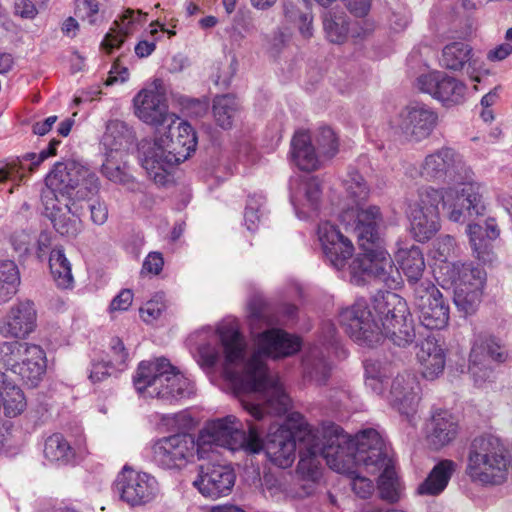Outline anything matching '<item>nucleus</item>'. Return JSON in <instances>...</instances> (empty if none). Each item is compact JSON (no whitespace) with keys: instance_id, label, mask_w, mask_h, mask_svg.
<instances>
[{"instance_id":"obj_44","label":"nucleus","mask_w":512,"mask_h":512,"mask_svg":"<svg viewBox=\"0 0 512 512\" xmlns=\"http://www.w3.org/2000/svg\"><path fill=\"white\" fill-rule=\"evenodd\" d=\"M50 272L56 285L60 288H69L73 283L71 263L67 259L64 249L55 247L49 256Z\"/></svg>"},{"instance_id":"obj_24","label":"nucleus","mask_w":512,"mask_h":512,"mask_svg":"<svg viewBox=\"0 0 512 512\" xmlns=\"http://www.w3.org/2000/svg\"><path fill=\"white\" fill-rule=\"evenodd\" d=\"M420 391V383L416 374L404 371L393 379L386 399L399 413L409 417L416 412Z\"/></svg>"},{"instance_id":"obj_9","label":"nucleus","mask_w":512,"mask_h":512,"mask_svg":"<svg viewBox=\"0 0 512 512\" xmlns=\"http://www.w3.org/2000/svg\"><path fill=\"white\" fill-rule=\"evenodd\" d=\"M373 310L381 322V340L385 337L399 347L415 339L413 319L406 303L394 293H379L373 299Z\"/></svg>"},{"instance_id":"obj_4","label":"nucleus","mask_w":512,"mask_h":512,"mask_svg":"<svg viewBox=\"0 0 512 512\" xmlns=\"http://www.w3.org/2000/svg\"><path fill=\"white\" fill-rule=\"evenodd\" d=\"M509 471L510 458L498 438L483 436L473 440L465 469L472 482L485 486L501 485L507 481Z\"/></svg>"},{"instance_id":"obj_29","label":"nucleus","mask_w":512,"mask_h":512,"mask_svg":"<svg viewBox=\"0 0 512 512\" xmlns=\"http://www.w3.org/2000/svg\"><path fill=\"white\" fill-rule=\"evenodd\" d=\"M466 233L473 255L483 264H491L496 259L492 242L500 236V228L495 218L485 220V226L476 223L467 225Z\"/></svg>"},{"instance_id":"obj_7","label":"nucleus","mask_w":512,"mask_h":512,"mask_svg":"<svg viewBox=\"0 0 512 512\" xmlns=\"http://www.w3.org/2000/svg\"><path fill=\"white\" fill-rule=\"evenodd\" d=\"M359 244L363 252L350 265V281L355 285H363L367 278H372L387 289L400 288L402 276L381 240Z\"/></svg>"},{"instance_id":"obj_41","label":"nucleus","mask_w":512,"mask_h":512,"mask_svg":"<svg viewBox=\"0 0 512 512\" xmlns=\"http://www.w3.org/2000/svg\"><path fill=\"white\" fill-rule=\"evenodd\" d=\"M323 30L329 42L342 44L347 40L350 25L347 14L340 9L327 10L322 14Z\"/></svg>"},{"instance_id":"obj_33","label":"nucleus","mask_w":512,"mask_h":512,"mask_svg":"<svg viewBox=\"0 0 512 512\" xmlns=\"http://www.w3.org/2000/svg\"><path fill=\"white\" fill-rule=\"evenodd\" d=\"M296 213L301 219L317 216L322 202V184L316 177L303 181L291 198Z\"/></svg>"},{"instance_id":"obj_3","label":"nucleus","mask_w":512,"mask_h":512,"mask_svg":"<svg viewBox=\"0 0 512 512\" xmlns=\"http://www.w3.org/2000/svg\"><path fill=\"white\" fill-rule=\"evenodd\" d=\"M136 391L144 397L173 402L193 394V385L165 358L142 361L133 378Z\"/></svg>"},{"instance_id":"obj_5","label":"nucleus","mask_w":512,"mask_h":512,"mask_svg":"<svg viewBox=\"0 0 512 512\" xmlns=\"http://www.w3.org/2000/svg\"><path fill=\"white\" fill-rule=\"evenodd\" d=\"M99 191L95 173L75 161L58 162L46 177L42 199L51 193L55 199L72 202L90 201Z\"/></svg>"},{"instance_id":"obj_63","label":"nucleus","mask_w":512,"mask_h":512,"mask_svg":"<svg viewBox=\"0 0 512 512\" xmlns=\"http://www.w3.org/2000/svg\"><path fill=\"white\" fill-rule=\"evenodd\" d=\"M510 55H512V44L504 42L490 49L486 54V59L489 62H500Z\"/></svg>"},{"instance_id":"obj_48","label":"nucleus","mask_w":512,"mask_h":512,"mask_svg":"<svg viewBox=\"0 0 512 512\" xmlns=\"http://www.w3.org/2000/svg\"><path fill=\"white\" fill-rule=\"evenodd\" d=\"M490 357L495 361L502 362L505 360L506 354L500 344L494 339L487 340L485 345L475 343L470 353V366L472 370L479 364L485 362L486 358Z\"/></svg>"},{"instance_id":"obj_46","label":"nucleus","mask_w":512,"mask_h":512,"mask_svg":"<svg viewBox=\"0 0 512 512\" xmlns=\"http://www.w3.org/2000/svg\"><path fill=\"white\" fill-rule=\"evenodd\" d=\"M20 284V273L14 261H0V305L16 294Z\"/></svg>"},{"instance_id":"obj_64","label":"nucleus","mask_w":512,"mask_h":512,"mask_svg":"<svg viewBox=\"0 0 512 512\" xmlns=\"http://www.w3.org/2000/svg\"><path fill=\"white\" fill-rule=\"evenodd\" d=\"M110 369H114L109 361L95 362L91 366L89 378L93 383L101 382L111 375Z\"/></svg>"},{"instance_id":"obj_31","label":"nucleus","mask_w":512,"mask_h":512,"mask_svg":"<svg viewBox=\"0 0 512 512\" xmlns=\"http://www.w3.org/2000/svg\"><path fill=\"white\" fill-rule=\"evenodd\" d=\"M457 418L447 410L435 411L426 426V440L435 450L452 443L458 436Z\"/></svg>"},{"instance_id":"obj_55","label":"nucleus","mask_w":512,"mask_h":512,"mask_svg":"<svg viewBox=\"0 0 512 512\" xmlns=\"http://www.w3.org/2000/svg\"><path fill=\"white\" fill-rule=\"evenodd\" d=\"M109 364L117 371H123L127 367L128 352L118 337L111 339L109 344Z\"/></svg>"},{"instance_id":"obj_32","label":"nucleus","mask_w":512,"mask_h":512,"mask_svg":"<svg viewBox=\"0 0 512 512\" xmlns=\"http://www.w3.org/2000/svg\"><path fill=\"white\" fill-rule=\"evenodd\" d=\"M416 361L423 378L429 381L443 374L446 365L444 349L435 337L428 336L417 346Z\"/></svg>"},{"instance_id":"obj_61","label":"nucleus","mask_w":512,"mask_h":512,"mask_svg":"<svg viewBox=\"0 0 512 512\" xmlns=\"http://www.w3.org/2000/svg\"><path fill=\"white\" fill-rule=\"evenodd\" d=\"M88 207L90 210V220L93 224L102 226L107 222L108 208L103 201L93 200L89 203Z\"/></svg>"},{"instance_id":"obj_43","label":"nucleus","mask_w":512,"mask_h":512,"mask_svg":"<svg viewBox=\"0 0 512 512\" xmlns=\"http://www.w3.org/2000/svg\"><path fill=\"white\" fill-rule=\"evenodd\" d=\"M127 152H106V159L102 164V174L112 182L125 184L131 180L127 163Z\"/></svg>"},{"instance_id":"obj_30","label":"nucleus","mask_w":512,"mask_h":512,"mask_svg":"<svg viewBox=\"0 0 512 512\" xmlns=\"http://www.w3.org/2000/svg\"><path fill=\"white\" fill-rule=\"evenodd\" d=\"M335 327L330 324L328 326V335L325 337L323 348L319 346L310 347L304 360V377L315 383L316 385L326 384L331 374V365L325 359L324 349L328 352L329 346L335 342Z\"/></svg>"},{"instance_id":"obj_8","label":"nucleus","mask_w":512,"mask_h":512,"mask_svg":"<svg viewBox=\"0 0 512 512\" xmlns=\"http://www.w3.org/2000/svg\"><path fill=\"white\" fill-rule=\"evenodd\" d=\"M0 369L17 375L26 385L35 387L46 371V355L36 345L19 341L0 342Z\"/></svg>"},{"instance_id":"obj_14","label":"nucleus","mask_w":512,"mask_h":512,"mask_svg":"<svg viewBox=\"0 0 512 512\" xmlns=\"http://www.w3.org/2000/svg\"><path fill=\"white\" fill-rule=\"evenodd\" d=\"M198 439L178 433L158 439L153 447L155 463L166 470H181L198 455Z\"/></svg>"},{"instance_id":"obj_58","label":"nucleus","mask_w":512,"mask_h":512,"mask_svg":"<svg viewBox=\"0 0 512 512\" xmlns=\"http://www.w3.org/2000/svg\"><path fill=\"white\" fill-rule=\"evenodd\" d=\"M164 309L165 304L162 296H156L155 298L147 301L144 306L140 308V314L145 322L151 323L159 318Z\"/></svg>"},{"instance_id":"obj_60","label":"nucleus","mask_w":512,"mask_h":512,"mask_svg":"<svg viewBox=\"0 0 512 512\" xmlns=\"http://www.w3.org/2000/svg\"><path fill=\"white\" fill-rule=\"evenodd\" d=\"M32 242V235L24 230L17 231L11 236L13 248L20 255H27L30 253Z\"/></svg>"},{"instance_id":"obj_23","label":"nucleus","mask_w":512,"mask_h":512,"mask_svg":"<svg viewBox=\"0 0 512 512\" xmlns=\"http://www.w3.org/2000/svg\"><path fill=\"white\" fill-rule=\"evenodd\" d=\"M164 142L163 136H157L154 140L144 139L139 144L142 167L149 177L159 183L165 180L167 170L177 164L175 158H170L171 152Z\"/></svg>"},{"instance_id":"obj_57","label":"nucleus","mask_w":512,"mask_h":512,"mask_svg":"<svg viewBox=\"0 0 512 512\" xmlns=\"http://www.w3.org/2000/svg\"><path fill=\"white\" fill-rule=\"evenodd\" d=\"M444 73L441 71H433L423 74L417 78L418 88L425 93L435 97L440 81Z\"/></svg>"},{"instance_id":"obj_21","label":"nucleus","mask_w":512,"mask_h":512,"mask_svg":"<svg viewBox=\"0 0 512 512\" xmlns=\"http://www.w3.org/2000/svg\"><path fill=\"white\" fill-rule=\"evenodd\" d=\"M42 202L46 216L60 235L75 238L82 231L81 208L77 203L72 205V202L55 199L51 193Z\"/></svg>"},{"instance_id":"obj_26","label":"nucleus","mask_w":512,"mask_h":512,"mask_svg":"<svg viewBox=\"0 0 512 512\" xmlns=\"http://www.w3.org/2000/svg\"><path fill=\"white\" fill-rule=\"evenodd\" d=\"M37 313L31 301H23L12 306L0 320V335L3 338L24 339L36 327Z\"/></svg>"},{"instance_id":"obj_27","label":"nucleus","mask_w":512,"mask_h":512,"mask_svg":"<svg viewBox=\"0 0 512 512\" xmlns=\"http://www.w3.org/2000/svg\"><path fill=\"white\" fill-rule=\"evenodd\" d=\"M340 218L347 225L353 221V228L357 233L359 243L381 240L378 233L379 225L382 222L379 207L363 208L361 204H355V207L343 211Z\"/></svg>"},{"instance_id":"obj_28","label":"nucleus","mask_w":512,"mask_h":512,"mask_svg":"<svg viewBox=\"0 0 512 512\" xmlns=\"http://www.w3.org/2000/svg\"><path fill=\"white\" fill-rule=\"evenodd\" d=\"M134 107L136 116L152 126H160L174 117L168 113L165 95L156 89H142L134 97Z\"/></svg>"},{"instance_id":"obj_52","label":"nucleus","mask_w":512,"mask_h":512,"mask_svg":"<svg viewBox=\"0 0 512 512\" xmlns=\"http://www.w3.org/2000/svg\"><path fill=\"white\" fill-rule=\"evenodd\" d=\"M343 184L349 198L355 204H362L368 199L370 192L369 187L367 186L363 176L357 171L353 170L348 172Z\"/></svg>"},{"instance_id":"obj_1","label":"nucleus","mask_w":512,"mask_h":512,"mask_svg":"<svg viewBox=\"0 0 512 512\" xmlns=\"http://www.w3.org/2000/svg\"><path fill=\"white\" fill-rule=\"evenodd\" d=\"M224 351L223 373L237 394H256L262 403L243 401L244 408L255 419L267 413L282 414L287 411L290 399L277 376L270 373L263 356L287 357L301 348L299 337L281 329H268L255 338L256 350L246 359V342L234 323L218 329Z\"/></svg>"},{"instance_id":"obj_51","label":"nucleus","mask_w":512,"mask_h":512,"mask_svg":"<svg viewBox=\"0 0 512 512\" xmlns=\"http://www.w3.org/2000/svg\"><path fill=\"white\" fill-rule=\"evenodd\" d=\"M378 489L380 497L390 503L397 502L400 498L399 482L394 470V464L386 466L380 471Z\"/></svg>"},{"instance_id":"obj_40","label":"nucleus","mask_w":512,"mask_h":512,"mask_svg":"<svg viewBox=\"0 0 512 512\" xmlns=\"http://www.w3.org/2000/svg\"><path fill=\"white\" fill-rule=\"evenodd\" d=\"M414 238L419 242L430 240L440 229V214L420 210L406 211Z\"/></svg>"},{"instance_id":"obj_53","label":"nucleus","mask_w":512,"mask_h":512,"mask_svg":"<svg viewBox=\"0 0 512 512\" xmlns=\"http://www.w3.org/2000/svg\"><path fill=\"white\" fill-rule=\"evenodd\" d=\"M264 203L265 198L262 194L249 195L244 212V221L248 230L254 231L258 227Z\"/></svg>"},{"instance_id":"obj_34","label":"nucleus","mask_w":512,"mask_h":512,"mask_svg":"<svg viewBox=\"0 0 512 512\" xmlns=\"http://www.w3.org/2000/svg\"><path fill=\"white\" fill-rule=\"evenodd\" d=\"M394 257L399 268L407 277V281L412 291L415 290L417 285L422 284L425 281L422 280V275L425 270V261L418 246H408L407 244L399 241L397 242V250Z\"/></svg>"},{"instance_id":"obj_56","label":"nucleus","mask_w":512,"mask_h":512,"mask_svg":"<svg viewBox=\"0 0 512 512\" xmlns=\"http://www.w3.org/2000/svg\"><path fill=\"white\" fill-rule=\"evenodd\" d=\"M353 468L354 467L350 468L351 472L341 473L347 474L351 479V487L356 495L363 499L368 498L374 491V484L369 478L358 475Z\"/></svg>"},{"instance_id":"obj_2","label":"nucleus","mask_w":512,"mask_h":512,"mask_svg":"<svg viewBox=\"0 0 512 512\" xmlns=\"http://www.w3.org/2000/svg\"><path fill=\"white\" fill-rule=\"evenodd\" d=\"M299 424L300 443L297 473L302 479L317 482L322 476V460L336 472L347 471V462L339 449V443L347 442V434L335 424L323 426L321 430L308 424L301 414H294L291 421Z\"/></svg>"},{"instance_id":"obj_16","label":"nucleus","mask_w":512,"mask_h":512,"mask_svg":"<svg viewBox=\"0 0 512 512\" xmlns=\"http://www.w3.org/2000/svg\"><path fill=\"white\" fill-rule=\"evenodd\" d=\"M339 321L345 331L359 344L373 346L381 342V331L365 300H357L343 309Z\"/></svg>"},{"instance_id":"obj_15","label":"nucleus","mask_w":512,"mask_h":512,"mask_svg":"<svg viewBox=\"0 0 512 512\" xmlns=\"http://www.w3.org/2000/svg\"><path fill=\"white\" fill-rule=\"evenodd\" d=\"M120 499L130 507H139L153 502L160 493L157 479L146 472L125 466L116 480Z\"/></svg>"},{"instance_id":"obj_50","label":"nucleus","mask_w":512,"mask_h":512,"mask_svg":"<svg viewBox=\"0 0 512 512\" xmlns=\"http://www.w3.org/2000/svg\"><path fill=\"white\" fill-rule=\"evenodd\" d=\"M434 98L444 103H459L465 95L466 86L444 73Z\"/></svg>"},{"instance_id":"obj_47","label":"nucleus","mask_w":512,"mask_h":512,"mask_svg":"<svg viewBox=\"0 0 512 512\" xmlns=\"http://www.w3.org/2000/svg\"><path fill=\"white\" fill-rule=\"evenodd\" d=\"M44 456L50 462L68 463L74 457V451L61 434H53L45 440Z\"/></svg>"},{"instance_id":"obj_13","label":"nucleus","mask_w":512,"mask_h":512,"mask_svg":"<svg viewBox=\"0 0 512 512\" xmlns=\"http://www.w3.org/2000/svg\"><path fill=\"white\" fill-rule=\"evenodd\" d=\"M452 185L454 187L445 189L444 200L449 220L459 223L464 222L467 217L485 214L486 205L480 183L472 181L470 178Z\"/></svg>"},{"instance_id":"obj_39","label":"nucleus","mask_w":512,"mask_h":512,"mask_svg":"<svg viewBox=\"0 0 512 512\" xmlns=\"http://www.w3.org/2000/svg\"><path fill=\"white\" fill-rule=\"evenodd\" d=\"M456 469V463L452 460L440 461L430 472L426 480L419 485L418 493L422 495H438L447 486L453 472Z\"/></svg>"},{"instance_id":"obj_19","label":"nucleus","mask_w":512,"mask_h":512,"mask_svg":"<svg viewBox=\"0 0 512 512\" xmlns=\"http://www.w3.org/2000/svg\"><path fill=\"white\" fill-rule=\"evenodd\" d=\"M294 414H290L283 425L271 428L265 445L262 443L269 460L280 468L290 467L296 458L300 428L296 420L291 421Z\"/></svg>"},{"instance_id":"obj_54","label":"nucleus","mask_w":512,"mask_h":512,"mask_svg":"<svg viewBox=\"0 0 512 512\" xmlns=\"http://www.w3.org/2000/svg\"><path fill=\"white\" fill-rule=\"evenodd\" d=\"M318 149L323 157H334L339 148L338 138L330 127H321L315 137Z\"/></svg>"},{"instance_id":"obj_62","label":"nucleus","mask_w":512,"mask_h":512,"mask_svg":"<svg viewBox=\"0 0 512 512\" xmlns=\"http://www.w3.org/2000/svg\"><path fill=\"white\" fill-rule=\"evenodd\" d=\"M163 265L164 260L162 254L159 252H151L146 256L143 262L142 272L157 275L161 272Z\"/></svg>"},{"instance_id":"obj_38","label":"nucleus","mask_w":512,"mask_h":512,"mask_svg":"<svg viewBox=\"0 0 512 512\" xmlns=\"http://www.w3.org/2000/svg\"><path fill=\"white\" fill-rule=\"evenodd\" d=\"M133 141V130L125 122L120 120L108 122L102 138V143L107 152H127Z\"/></svg>"},{"instance_id":"obj_45","label":"nucleus","mask_w":512,"mask_h":512,"mask_svg":"<svg viewBox=\"0 0 512 512\" xmlns=\"http://www.w3.org/2000/svg\"><path fill=\"white\" fill-rule=\"evenodd\" d=\"M445 190L435 189L431 186L422 187L418 190L415 199L408 203V211L420 210L425 213H439V204H444Z\"/></svg>"},{"instance_id":"obj_10","label":"nucleus","mask_w":512,"mask_h":512,"mask_svg":"<svg viewBox=\"0 0 512 512\" xmlns=\"http://www.w3.org/2000/svg\"><path fill=\"white\" fill-rule=\"evenodd\" d=\"M442 280L454 288V303L466 315L473 314L479 307L486 273L471 264L446 263L440 266Z\"/></svg>"},{"instance_id":"obj_18","label":"nucleus","mask_w":512,"mask_h":512,"mask_svg":"<svg viewBox=\"0 0 512 512\" xmlns=\"http://www.w3.org/2000/svg\"><path fill=\"white\" fill-rule=\"evenodd\" d=\"M438 123L437 113L429 106L415 103L404 107L395 120V128L409 142L428 138Z\"/></svg>"},{"instance_id":"obj_12","label":"nucleus","mask_w":512,"mask_h":512,"mask_svg":"<svg viewBox=\"0 0 512 512\" xmlns=\"http://www.w3.org/2000/svg\"><path fill=\"white\" fill-rule=\"evenodd\" d=\"M420 174L426 180L452 185L472 178L473 171L458 152L442 147L424 158Z\"/></svg>"},{"instance_id":"obj_59","label":"nucleus","mask_w":512,"mask_h":512,"mask_svg":"<svg viewBox=\"0 0 512 512\" xmlns=\"http://www.w3.org/2000/svg\"><path fill=\"white\" fill-rule=\"evenodd\" d=\"M99 12V4L97 0H77L76 13L90 24H95L96 15Z\"/></svg>"},{"instance_id":"obj_20","label":"nucleus","mask_w":512,"mask_h":512,"mask_svg":"<svg viewBox=\"0 0 512 512\" xmlns=\"http://www.w3.org/2000/svg\"><path fill=\"white\" fill-rule=\"evenodd\" d=\"M234 471L225 465L207 463L198 467L193 486L199 493L210 499L227 496L235 484Z\"/></svg>"},{"instance_id":"obj_11","label":"nucleus","mask_w":512,"mask_h":512,"mask_svg":"<svg viewBox=\"0 0 512 512\" xmlns=\"http://www.w3.org/2000/svg\"><path fill=\"white\" fill-rule=\"evenodd\" d=\"M339 444L341 454L349 459L346 461V472H351V467L359 465L363 466L368 473L375 474L393 464L382 437L374 429L364 430L354 439L347 434V442Z\"/></svg>"},{"instance_id":"obj_36","label":"nucleus","mask_w":512,"mask_h":512,"mask_svg":"<svg viewBox=\"0 0 512 512\" xmlns=\"http://www.w3.org/2000/svg\"><path fill=\"white\" fill-rule=\"evenodd\" d=\"M0 405L6 417L14 418L22 414L27 401L21 388L0 370Z\"/></svg>"},{"instance_id":"obj_22","label":"nucleus","mask_w":512,"mask_h":512,"mask_svg":"<svg viewBox=\"0 0 512 512\" xmlns=\"http://www.w3.org/2000/svg\"><path fill=\"white\" fill-rule=\"evenodd\" d=\"M317 234L329 263L338 270L344 268L355 252L352 241L328 221L319 224Z\"/></svg>"},{"instance_id":"obj_49","label":"nucleus","mask_w":512,"mask_h":512,"mask_svg":"<svg viewBox=\"0 0 512 512\" xmlns=\"http://www.w3.org/2000/svg\"><path fill=\"white\" fill-rule=\"evenodd\" d=\"M238 111V103L235 97L231 95H221L215 97L213 101V115L219 126L230 128L233 118Z\"/></svg>"},{"instance_id":"obj_6","label":"nucleus","mask_w":512,"mask_h":512,"mask_svg":"<svg viewBox=\"0 0 512 512\" xmlns=\"http://www.w3.org/2000/svg\"><path fill=\"white\" fill-rule=\"evenodd\" d=\"M217 445L230 450H245L258 453L262 450V439L255 426L246 432L235 416L212 420L206 423L198 435V458L206 457V446Z\"/></svg>"},{"instance_id":"obj_25","label":"nucleus","mask_w":512,"mask_h":512,"mask_svg":"<svg viewBox=\"0 0 512 512\" xmlns=\"http://www.w3.org/2000/svg\"><path fill=\"white\" fill-rule=\"evenodd\" d=\"M159 136L164 137V143L171 152L170 158H175L177 164L185 161L197 145L196 133L191 125L176 115L169 120L168 127Z\"/></svg>"},{"instance_id":"obj_17","label":"nucleus","mask_w":512,"mask_h":512,"mask_svg":"<svg viewBox=\"0 0 512 512\" xmlns=\"http://www.w3.org/2000/svg\"><path fill=\"white\" fill-rule=\"evenodd\" d=\"M413 303L419 312V319L428 329H442L449 321V306L440 290L425 280L413 290Z\"/></svg>"},{"instance_id":"obj_37","label":"nucleus","mask_w":512,"mask_h":512,"mask_svg":"<svg viewBox=\"0 0 512 512\" xmlns=\"http://www.w3.org/2000/svg\"><path fill=\"white\" fill-rule=\"evenodd\" d=\"M468 63V70L478 64V60L472 57V47L463 42H453L446 45L442 52V64L447 69L461 70ZM471 78L480 81L478 76H473L474 71L469 72Z\"/></svg>"},{"instance_id":"obj_35","label":"nucleus","mask_w":512,"mask_h":512,"mask_svg":"<svg viewBox=\"0 0 512 512\" xmlns=\"http://www.w3.org/2000/svg\"><path fill=\"white\" fill-rule=\"evenodd\" d=\"M290 154L292 162L303 171H314L321 165L307 132L299 131L295 133L291 141Z\"/></svg>"},{"instance_id":"obj_42","label":"nucleus","mask_w":512,"mask_h":512,"mask_svg":"<svg viewBox=\"0 0 512 512\" xmlns=\"http://www.w3.org/2000/svg\"><path fill=\"white\" fill-rule=\"evenodd\" d=\"M141 16V11L127 9L119 21H114L113 27L106 34L102 42L103 47L109 51L120 47L131 33L132 24L139 21Z\"/></svg>"}]
</instances>
